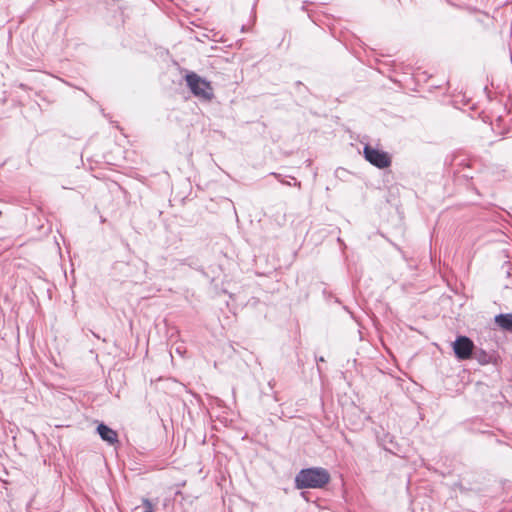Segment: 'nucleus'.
I'll list each match as a JSON object with an SVG mask.
<instances>
[{
    "mask_svg": "<svg viewBox=\"0 0 512 512\" xmlns=\"http://www.w3.org/2000/svg\"><path fill=\"white\" fill-rule=\"evenodd\" d=\"M330 480V475L324 468H308L301 470L296 478V486L302 488H321Z\"/></svg>",
    "mask_w": 512,
    "mask_h": 512,
    "instance_id": "1",
    "label": "nucleus"
},
{
    "mask_svg": "<svg viewBox=\"0 0 512 512\" xmlns=\"http://www.w3.org/2000/svg\"><path fill=\"white\" fill-rule=\"evenodd\" d=\"M186 82L191 92L196 97L204 100H210L213 97V89L210 83L197 74H187Z\"/></svg>",
    "mask_w": 512,
    "mask_h": 512,
    "instance_id": "2",
    "label": "nucleus"
},
{
    "mask_svg": "<svg viewBox=\"0 0 512 512\" xmlns=\"http://www.w3.org/2000/svg\"><path fill=\"white\" fill-rule=\"evenodd\" d=\"M363 153L369 163L380 169L387 168L391 164V158L388 153L379 149L367 145L364 147Z\"/></svg>",
    "mask_w": 512,
    "mask_h": 512,
    "instance_id": "3",
    "label": "nucleus"
},
{
    "mask_svg": "<svg viewBox=\"0 0 512 512\" xmlns=\"http://www.w3.org/2000/svg\"><path fill=\"white\" fill-rule=\"evenodd\" d=\"M474 349V343L466 336H459L453 343L455 356L460 360L469 359Z\"/></svg>",
    "mask_w": 512,
    "mask_h": 512,
    "instance_id": "4",
    "label": "nucleus"
},
{
    "mask_svg": "<svg viewBox=\"0 0 512 512\" xmlns=\"http://www.w3.org/2000/svg\"><path fill=\"white\" fill-rule=\"evenodd\" d=\"M97 432L102 440L108 442L109 444H114L118 441V435L116 431L104 424L98 425Z\"/></svg>",
    "mask_w": 512,
    "mask_h": 512,
    "instance_id": "5",
    "label": "nucleus"
},
{
    "mask_svg": "<svg viewBox=\"0 0 512 512\" xmlns=\"http://www.w3.org/2000/svg\"><path fill=\"white\" fill-rule=\"evenodd\" d=\"M495 322L503 329L512 330V314L497 315Z\"/></svg>",
    "mask_w": 512,
    "mask_h": 512,
    "instance_id": "6",
    "label": "nucleus"
},
{
    "mask_svg": "<svg viewBox=\"0 0 512 512\" xmlns=\"http://www.w3.org/2000/svg\"><path fill=\"white\" fill-rule=\"evenodd\" d=\"M142 503L144 505V512H154V505L151 503L149 499L144 498L142 500Z\"/></svg>",
    "mask_w": 512,
    "mask_h": 512,
    "instance_id": "7",
    "label": "nucleus"
}]
</instances>
